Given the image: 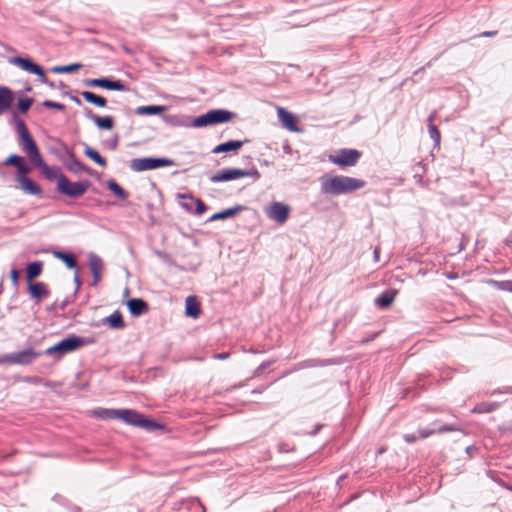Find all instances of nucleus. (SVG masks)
I'll list each match as a JSON object with an SVG mask.
<instances>
[{
    "instance_id": "obj_24",
    "label": "nucleus",
    "mask_w": 512,
    "mask_h": 512,
    "mask_svg": "<svg viewBox=\"0 0 512 512\" xmlns=\"http://www.w3.org/2000/svg\"><path fill=\"white\" fill-rule=\"evenodd\" d=\"M248 142V140H244V141H228V142H224V143H221L219 145H217L213 150L212 152L215 153V154H218V153H223V152H229V151H233V150H237L239 148H241L244 143Z\"/></svg>"
},
{
    "instance_id": "obj_36",
    "label": "nucleus",
    "mask_w": 512,
    "mask_h": 512,
    "mask_svg": "<svg viewBox=\"0 0 512 512\" xmlns=\"http://www.w3.org/2000/svg\"><path fill=\"white\" fill-rule=\"evenodd\" d=\"M498 404L495 402H481L472 409L474 413H489L497 409Z\"/></svg>"
},
{
    "instance_id": "obj_23",
    "label": "nucleus",
    "mask_w": 512,
    "mask_h": 512,
    "mask_svg": "<svg viewBox=\"0 0 512 512\" xmlns=\"http://www.w3.org/2000/svg\"><path fill=\"white\" fill-rule=\"evenodd\" d=\"M395 296H396V291L386 290L383 293H381L378 297L375 298V305L378 308L386 309L393 303Z\"/></svg>"
},
{
    "instance_id": "obj_13",
    "label": "nucleus",
    "mask_w": 512,
    "mask_h": 512,
    "mask_svg": "<svg viewBox=\"0 0 512 512\" xmlns=\"http://www.w3.org/2000/svg\"><path fill=\"white\" fill-rule=\"evenodd\" d=\"M35 166L40 168L41 172L50 181L57 180V183H60L62 178L66 177L59 166L50 167L45 163L43 158L40 160V162L35 164Z\"/></svg>"
},
{
    "instance_id": "obj_8",
    "label": "nucleus",
    "mask_w": 512,
    "mask_h": 512,
    "mask_svg": "<svg viewBox=\"0 0 512 512\" xmlns=\"http://www.w3.org/2000/svg\"><path fill=\"white\" fill-rule=\"evenodd\" d=\"M43 354L44 352L42 353L36 351L35 349L30 347L21 351L2 355V364L8 363L26 366L32 364L37 358H39Z\"/></svg>"
},
{
    "instance_id": "obj_38",
    "label": "nucleus",
    "mask_w": 512,
    "mask_h": 512,
    "mask_svg": "<svg viewBox=\"0 0 512 512\" xmlns=\"http://www.w3.org/2000/svg\"><path fill=\"white\" fill-rule=\"evenodd\" d=\"M81 67H82V64H80V63H72L69 65L54 66L51 68V71L53 73H69V72H73Z\"/></svg>"
},
{
    "instance_id": "obj_3",
    "label": "nucleus",
    "mask_w": 512,
    "mask_h": 512,
    "mask_svg": "<svg viewBox=\"0 0 512 512\" xmlns=\"http://www.w3.org/2000/svg\"><path fill=\"white\" fill-rule=\"evenodd\" d=\"M93 343V339L83 338L77 335H69L68 337L62 339L55 345L47 348L44 351L45 355H54L58 354V358L62 355L73 352L85 345Z\"/></svg>"
},
{
    "instance_id": "obj_15",
    "label": "nucleus",
    "mask_w": 512,
    "mask_h": 512,
    "mask_svg": "<svg viewBox=\"0 0 512 512\" xmlns=\"http://www.w3.org/2000/svg\"><path fill=\"white\" fill-rule=\"evenodd\" d=\"M89 266L93 276L92 286H96L101 279V271L104 269L103 260L96 254H89Z\"/></svg>"
},
{
    "instance_id": "obj_4",
    "label": "nucleus",
    "mask_w": 512,
    "mask_h": 512,
    "mask_svg": "<svg viewBox=\"0 0 512 512\" xmlns=\"http://www.w3.org/2000/svg\"><path fill=\"white\" fill-rule=\"evenodd\" d=\"M242 177H251L254 181L260 179L261 174L256 168L249 170L240 168H224L210 177L212 183L227 182Z\"/></svg>"
},
{
    "instance_id": "obj_20",
    "label": "nucleus",
    "mask_w": 512,
    "mask_h": 512,
    "mask_svg": "<svg viewBox=\"0 0 512 512\" xmlns=\"http://www.w3.org/2000/svg\"><path fill=\"white\" fill-rule=\"evenodd\" d=\"M127 307L132 316H140L148 311V304L140 298H132L127 302Z\"/></svg>"
},
{
    "instance_id": "obj_55",
    "label": "nucleus",
    "mask_w": 512,
    "mask_h": 512,
    "mask_svg": "<svg viewBox=\"0 0 512 512\" xmlns=\"http://www.w3.org/2000/svg\"><path fill=\"white\" fill-rule=\"evenodd\" d=\"M413 178L415 179L417 184H419L421 186H425V181H424V177L422 174H415L413 176Z\"/></svg>"
},
{
    "instance_id": "obj_52",
    "label": "nucleus",
    "mask_w": 512,
    "mask_h": 512,
    "mask_svg": "<svg viewBox=\"0 0 512 512\" xmlns=\"http://www.w3.org/2000/svg\"><path fill=\"white\" fill-rule=\"evenodd\" d=\"M403 438L404 441L408 444H412L417 440V437L414 434H404Z\"/></svg>"
},
{
    "instance_id": "obj_1",
    "label": "nucleus",
    "mask_w": 512,
    "mask_h": 512,
    "mask_svg": "<svg viewBox=\"0 0 512 512\" xmlns=\"http://www.w3.org/2000/svg\"><path fill=\"white\" fill-rule=\"evenodd\" d=\"M321 192L326 195L338 196L359 190L365 186V181L343 175L320 177Z\"/></svg>"
},
{
    "instance_id": "obj_33",
    "label": "nucleus",
    "mask_w": 512,
    "mask_h": 512,
    "mask_svg": "<svg viewBox=\"0 0 512 512\" xmlns=\"http://www.w3.org/2000/svg\"><path fill=\"white\" fill-rule=\"evenodd\" d=\"M166 109L165 106L158 105H147V106H139L136 109V113L138 115H157L162 113Z\"/></svg>"
},
{
    "instance_id": "obj_60",
    "label": "nucleus",
    "mask_w": 512,
    "mask_h": 512,
    "mask_svg": "<svg viewBox=\"0 0 512 512\" xmlns=\"http://www.w3.org/2000/svg\"><path fill=\"white\" fill-rule=\"evenodd\" d=\"M279 451L280 452H288L289 451L288 445L286 443L279 444Z\"/></svg>"
},
{
    "instance_id": "obj_28",
    "label": "nucleus",
    "mask_w": 512,
    "mask_h": 512,
    "mask_svg": "<svg viewBox=\"0 0 512 512\" xmlns=\"http://www.w3.org/2000/svg\"><path fill=\"white\" fill-rule=\"evenodd\" d=\"M42 268H43V263L41 261H34V262L28 264V266L26 268V277H27L28 283L33 282V279L38 277L41 274Z\"/></svg>"
},
{
    "instance_id": "obj_18",
    "label": "nucleus",
    "mask_w": 512,
    "mask_h": 512,
    "mask_svg": "<svg viewBox=\"0 0 512 512\" xmlns=\"http://www.w3.org/2000/svg\"><path fill=\"white\" fill-rule=\"evenodd\" d=\"M28 292L30 296L36 300L47 298L50 294L46 284L43 282H31L28 285Z\"/></svg>"
},
{
    "instance_id": "obj_48",
    "label": "nucleus",
    "mask_w": 512,
    "mask_h": 512,
    "mask_svg": "<svg viewBox=\"0 0 512 512\" xmlns=\"http://www.w3.org/2000/svg\"><path fill=\"white\" fill-rule=\"evenodd\" d=\"M18 170V175L26 176L27 173L30 171V167L25 163L24 158L22 159V162L16 166Z\"/></svg>"
},
{
    "instance_id": "obj_37",
    "label": "nucleus",
    "mask_w": 512,
    "mask_h": 512,
    "mask_svg": "<svg viewBox=\"0 0 512 512\" xmlns=\"http://www.w3.org/2000/svg\"><path fill=\"white\" fill-rule=\"evenodd\" d=\"M180 125L187 126V127H206L207 123L204 117V114L195 117L193 119H187L186 121L180 122Z\"/></svg>"
},
{
    "instance_id": "obj_61",
    "label": "nucleus",
    "mask_w": 512,
    "mask_h": 512,
    "mask_svg": "<svg viewBox=\"0 0 512 512\" xmlns=\"http://www.w3.org/2000/svg\"><path fill=\"white\" fill-rule=\"evenodd\" d=\"M68 512H80V508L75 505H69L68 506Z\"/></svg>"
},
{
    "instance_id": "obj_47",
    "label": "nucleus",
    "mask_w": 512,
    "mask_h": 512,
    "mask_svg": "<svg viewBox=\"0 0 512 512\" xmlns=\"http://www.w3.org/2000/svg\"><path fill=\"white\" fill-rule=\"evenodd\" d=\"M119 137L116 134L112 139L106 140L104 145L112 151H115L118 147Z\"/></svg>"
},
{
    "instance_id": "obj_7",
    "label": "nucleus",
    "mask_w": 512,
    "mask_h": 512,
    "mask_svg": "<svg viewBox=\"0 0 512 512\" xmlns=\"http://www.w3.org/2000/svg\"><path fill=\"white\" fill-rule=\"evenodd\" d=\"M175 164V161L169 158H134L130 162V168L135 172H141L146 170H154L161 167L174 166Z\"/></svg>"
},
{
    "instance_id": "obj_30",
    "label": "nucleus",
    "mask_w": 512,
    "mask_h": 512,
    "mask_svg": "<svg viewBox=\"0 0 512 512\" xmlns=\"http://www.w3.org/2000/svg\"><path fill=\"white\" fill-rule=\"evenodd\" d=\"M84 155L90 158L92 161H94L101 167L107 166V161L105 160V158H103L98 151H96L95 149L91 148L88 145H85Z\"/></svg>"
},
{
    "instance_id": "obj_59",
    "label": "nucleus",
    "mask_w": 512,
    "mask_h": 512,
    "mask_svg": "<svg viewBox=\"0 0 512 512\" xmlns=\"http://www.w3.org/2000/svg\"><path fill=\"white\" fill-rule=\"evenodd\" d=\"M272 364V362H262L258 369L257 370H264V369H267L270 365Z\"/></svg>"
},
{
    "instance_id": "obj_45",
    "label": "nucleus",
    "mask_w": 512,
    "mask_h": 512,
    "mask_svg": "<svg viewBox=\"0 0 512 512\" xmlns=\"http://www.w3.org/2000/svg\"><path fill=\"white\" fill-rule=\"evenodd\" d=\"M155 255L160 258L163 262L169 264V265H172L173 264V260H172V257L164 252V251H161V250H155Z\"/></svg>"
},
{
    "instance_id": "obj_43",
    "label": "nucleus",
    "mask_w": 512,
    "mask_h": 512,
    "mask_svg": "<svg viewBox=\"0 0 512 512\" xmlns=\"http://www.w3.org/2000/svg\"><path fill=\"white\" fill-rule=\"evenodd\" d=\"M42 105L45 108L56 109L59 111H63L65 109V106L62 103L54 102L51 100H45Z\"/></svg>"
},
{
    "instance_id": "obj_49",
    "label": "nucleus",
    "mask_w": 512,
    "mask_h": 512,
    "mask_svg": "<svg viewBox=\"0 0 512 512\" xmlns=\"http://www.w3.org/2000/svg\"><path fill=\"white\" fill-rule=\"evenodd\" d=\"M195 204H196L195 214L202 215L206 211V205L200 199H196Z\"/></svg>"
},
{
    "instance_id": "obj_57",
    "label": "nucleus",
    "mask_w": 512,
    "mask_h": 512,
    "mask_svg": "<svg viewBox=\"0 0 512 512\" xmlns=\"http://www.w3.org/2000/svg\"><path fill=\"white\" fill-rule=\"evenodd\" d=\"M36 75L39 77L41 83H43V84L44 83H48V78H47V76H46V74H45L43 69H42V73H39V74H36Z\"/></svg>"
},
{
    "instance_id": "obj_63",
    "label": "nucleus",
    "mask_w": 512,
    "mask_h": 512,
    "mask_svg": "<svg viewBox=\"0 0 512 512\" xmlns=\"http://www.w3.org/2000/svg\"><path fill=\"white\" fill-rule=\"evenodd\" d=\"M434 119H435V113H431L428 117L429 124H433Z\"/></svg>"
},
{
    "instance_id": "obj_17",
    "label": "nucleus",
    "mask_w": 512,
    "mask_h": 512,
    "mask_svg": "<svg viewBox=\"0 0 512 512\" xmlns=\"http://www.w3.org/2000/svg\"><path fill=\"white\" fill-rule=\"evenodd\" d=\"M17 182L20 183L21 189L30 195L34 196H41L42 195V189L41 187L33 182L29 177L18 175L16 178Z\"/></svg>"
},
{
    "instance_id": "obj_51",
    "label": "nucleus",
    "mask_w": 512,
    "mask_h": 512,
    "mask_svg": "<svg viewBox=\"0 0 512 512\" xmlns=\"http://www.w3.org/2000/svg\"><path fill=\"white\" fill-rule=\"evenodd\" d=\"M10 278L12 281V284L15 288L19 285V271L15 268H13L10 272Z\"/></svg>"
},
{
    "instance_id": "obj_11",
    "label": "nucleus",
    "mask_w": 512,
    "mask_h": 512,
    "mask_svg": "<svg viewBox=\"0 0 512 512\" xmlns=\"http://www.w3.org/2000/svg\"><path fill=\"white\" fill-rule=\"evenodd\" d=\"M86 86L101 87L108 90L127 91V87L120 80H111L109 78H94L85 81Z\"/></svg>"
},
{
    "instance_id": "obj_19",
    "label": "nucleus",
    "mask_w": 512,
    "mask_h": 512,
    "mask_svg": "<svg viewBox=\"0 0 512 512\" xmlns=\"http://www.w3.org/2000/svg\"><path fill=\"white\" fill-rule=\"evenodd\" d=\"M14 101L12 90L6 86H0V113L9 110Z\"/></svg>"
},
{
    "instance_id": "obj_26",
    "label": "nucleus",
    "mask_w": 512,
    "mask_h": 512,
    "mask_svg": "<svg viewBox=\"0 0 512 512\" xmlns=\"http://www.w3.org/2000/svg\"><path fill=\"white\" fill-rule=\"evenodd\" d=\"M213 124H221L230 121L234 117V113L225 109L211 110Z\"/></svg>"
},
{
    "instance_id": "obj_64",
    "label": "nucleus",
    "mask_w": 512,
    "mask_h": 512,
    "mask_svg": "<svg viewBox=\"0 0 512 512\" xmlns=\"http://www.w3.org/2000/svg\"><path fill=\"white\" fill-rule=\"evenodd\" d=\"M321 428H322V425H321V424H317V425L315 426V429H314V431L312 432V434H313V435L317 434V433H318V431H319Z\"/></svg>"
},
{
    "instance_id": "obj_2",
    "label": "nucleus",
    "mask_w": 512,
    "mask_h": 512,
    "mask_svg": "<svg viewBox=\"0 0 512 512\" xmlns=\"http://www.w3.org/2000/svg\"><path fill=\"white\" fill-rule=\"evenodd\" d=\"M11 122L15 125V131L20 138L21 150L27 154L34 165L40 162L43 157L25 122L15 112L12 114Z\"/></svg>"
},
{
    "instance_id": "obj_9",
    "label": "nucleus",
    "mask_w": 512,
    "mask_h": 512,
    "mask_svg": "<svg viewBox=\"0 0 512 512\" xmlns=\"http://www.w3.org/2000/svg\"><path fill=\"white\" fill-rule=\"evenodd\" d=\"M361 157V152L356 149H340L337 154L330 155L329 161L341 167L355 166Z\"/></svg>"
},
{
    "instance_id": "obj_22",
    "label": "nucleus",
    "mask_w": 512,
    "mask_h": 512,
    "mask_svg": "<svg viewBox=\"0 0 512 512\" xmlns=\"http://www.w3.org/2000/svg\"><path fill=\"white\" fill-rule=\"evenodd\" d=\"M243 210H244V206L236 205L234 207H230L228 209H225V210H222L220 212H217V213L213 214L209 218L208 221L209 222H213V221H217V220H223V219L231 218V217H234L235 215H237L239 212H241Z\"/></svg>"
},
{
    "instance_id": "obj_31",
    "label": "nucleus",
    "mask_w": 512,
    "mask_h": 512,
    "mask_svg": "<svg viewBox=\"0 0 512 512\" xmlns=\"http://www.w3.org/2000/svg\"><path fill=\"white\" fill-rule=\"evenodd\" d=\"M106 186L119 199L126 200L128 198L127 192L114 179L107 180L106 181Z\"/></svg>"
},
{
    "instance_id": "obj_6",
    "label": "nucleus",
    "mask_w": 512,
    "mask_h": 512,
    "mask_svg": "<svg viewBox=\"0 0 512 512\" xmlns=\"http://www.w3.org/2000/svg\"><path fill=\"white\" fill-rule=\"evenodd\" d=\"M90 186L91 182L88 179L71 182L67 177H63L62 181L57 183L56 190L58 193L69 198H78L82 196Z\"/></svg>"
},
{
    "instance_id": "obj_44",
    "label": "nucleus",
    "mask_w": 512,
    "mask_h": 512,
    "mask_svg": "<svg viewBox=\"0 0 512 512\" xmlns=\"http://www.w3.org/2000/svg\"><path fill=\"white\" fill-rule=\"evenodd\" d=\"M22 159L23 157L17 155V154H11L5 161H4V164L5 165H13V166H17L18 164H20V162H22Z\"/></svg>"
},
{
    "instance_id": "obj_25",
    "label": "nucleus",
    "mask_w": 512,
    "mask_h": 512,
    "mask_svg": "<svg viewBox=\"0 0 512 512\" xmlns=\"http://www.w3.org/2000/svg\"><path fill=\"white\" fill-rule=\"evenodd\" d=\"M185 314L189 317L197 318L200 314L199 303L195 296H189L185 301Z\"/></svg>"
},
{
    "instance_id": "obj_35",
    "label": "nucleus",
    "mask_w": 512,
    "mask_h": 512,
    "mask_svg": "<svg viewBox=\"0 0 512 512\" xmlns=\"http://www.w3.org/2000/svg\"><path fill=\"white\" fill-rule=\"evenodd\" d=\"M54 256L62 260L69 269L77 268L76 259L73 254L56 251L54 252Z\"/></svg>"
},
{
    "instance_id": "obj_58",
    "label": "nucleus",
    "mask_w": 512,
    "mask_h": 512,
    "mask_svg": "<svg viewBox=\"0 0 512 512\" xmlns=\"http://www.w3.org/2000/svg\"><path fill=\"white\" fill-rule=\"evenodd\" d=\"M497 34V31H485L480 34V37H492Z\"/></svg>"
},
{
    "instance_id": "obj_21",
    "label": "nucleus",
    "mask_w": 512,
    "mask_h": 512,
    "mask_svg": "<svg viewBox=\"0 0 512 512\" xmlns=\"http://www.w3.org/2000/svg\"><path fill=\"white\" fill-rule=\"evenodd\" d=\"M66 167L75 174L84 172L92 174V169L80 162L73 153H70V160L66 162Z\"/></svg>"
},
{
    "instance_id": "obj_29",
    "label": "nucleus",
    "mask_w": 512,
    "mask_h": 512,
    "mask_svg": "<svg viewBox=\"0 0 512 512\" xmlns=\"http://www.w3.org/2000/svg\"><path fill=\"white\" fill-rule=\"evenodd\" d=\"M81 96L85 99V101L97 107H105L107 105V100L104 97L93 92L83 91Z\"/></svg>"
},
{
    "instance_id": "obj_42",
    "label": "nucleus",
    "mask_w": 512,
    "mask_h": 512,
    "mask_svg": "<svg viewBox=\"0 0 512 512\" xmlns=\"http://www.w3.org/2000/svg\"><path fill=\"white\" fill-rule=\"evenodd\" d=\"M454 431H459V427L455 423H450V424H444V425L440 426L436 430V433L443 434V433H446V432H454Z\"/></svg>"
},
{
    "instance_id": "obj_53",
    "label": "nucleus",
    "mask_w": 512,
    "mask_h": 512,
    "mask_svg": "<svg viewBox=\"0 0 512 512\" xmlns=\"http://www.w3.org/2000/svg\"><path fill=\"white\" fill-rule=\"evenodd\" d=\"M75 269H76V272H75V276H74V282L76 284L75 293H77L81 286V282H80V277H79V270H78V268H75Z\"/></svg>"
},
{
    "instance_id": "obj_32",
    "label": "nucleus",
    "mask_w": 512,
    "mask_h": 512,
    "mask_svg": "<svg viewBox=\"0 0 512 512\" xmlns=\"http://www.w3.org/2000/svg\"><path fill=\"white\" fill-rule=\"evenodd\" d=\"M118 411L119 409L98 408L94 411V415L104 420H114L118 419Z\"/></svg>"
},
{
    "instance_id": "obj_27",
    "label": "nucleus",
    "mask_w": 512,
    "mask_h": 512,
    "mask_svg": "<svg viewBox=\"0 0 512 512\" xmlns=\"http://www.w3.org/2000/svg\"><path fill=\"white\" fill-rule=\"evenodd\" d=\"M104 323L108 324L112 329H122L125 327L122 314L119 311H114L111 315L104 318Z\"/></svg>"
},
{
    "instance_id": "obj_39",
    "label": "nucleus",
    "mask_w": 512,
    "mask_h": 512,
    "mask_svg": "<svg viewBox=\"0 0 512 512\" xmlns=\"http://www.w3.org/2000/svg\"><path fill=\"white\" fill-rule=\"evenodd\" d=\"M490 282L498 290L512 292V280H503V281L491 280Z\"/></svg>"
},
{
    "instance_id": "obj_54",
    "label": "nucleus",
    "mask_w": 512,
    "mask_h": 512,
    "mask_svg": "<svg viewBox=\"0 0 512 512\" xmlns=\"http://www.w3.org/2000/svg\"><path fill=\"white\" fill-rule=\"evenodd\" d=\"M217 360H226L230 357L229 352L217 353L213 356Z\"/></svg>"
},
{
    "instance_id": "obj_46",
    "label": "nucleus",
    "mask_w": 512,
    "mask_h": 512,
    "mask_svg": "<svg viewBox=\"0 0 512 512\" xmlns=\"http://www.w3.org/2000/svg\"><path fill=\"white\" fill-rule=\"evenodd\" d=\"M183 199H188L189 202H182L181 207L185 209L188 212L192 211V204L195 202L196 199H194L191 195H181Z\"/></svg>"
},
{
    "instance_id": "obj_12",
    "label": "nucleus",
    "mask_w": 512,
    "mask_h": 512,
    "mask_svg": "<svg viewBox=\"0 0 512 512\" xmlns=\"http://www.w3.org/2000/svg\"><path fill=\"white\" fill-rule=\"evenodd\" d=\"M84 116L93 121L99 129L111 130L114 126V120L111 116H98L89 108L84 109Z\"/></svg>"
},
{
    "instance_id": "obj_34",
    "label": "nucleus",
    "mask_w": 512,
    "mask_h": 512,
    "mask_svg": "<svg viewBox=\"0 0 512 512\" xmlns=\"http://www.w3.org/2000/svg\"><path fill=\"white\" fill-rule=\"evenodd\" d=\"M336 362L332 359L328 360H320V359H308L299 364L300 368H312V367H319V366H329L334 365Z\"/></svg>"
},
{
    "instance_id": "obj_16",
    "label": "nucleus",
    "mask_w": 512,
    "mask_h": 512,
    "mask_svg": "<svg viewBox=\"0 0 512 512\" xmlns=\"http://www.w3.org/2000/svg\"><path fill=\"white\" fill-rule=\"evenodd\" d=\"M10 63L17 65L22 70L32 74L42 73V67L28 58L16 56L10 59Z\"/></svg>"
},
{
    "instance_id": "obj_40",
    "label": "nucleus",
    "mask_w": 512,
    "mask_h": 512,
    "mask_svg": "<svg viewBox=\"0 0 512 512\" xmlns=\"http://www.w3.org/2000/svg\"><path fill=\"white\" fill-rule=\"evenodd\" d=\"M428 132L431 137V139L434 141L435 145H440L441 140V134L436 125L434 124H428Z\"/></svg>"
},
{
    "instance_id": "obj_62",
    "label": "nucleus",
    "mask_w": 512,
    "mask_h": 512,
    "mask_svg": "<svg viewBox=\"0 0 512 512\" xmlns=\"http://www.w3.org/2000/svg\"><path fill=\"white\" fill-rule=\"evenodd\" d=\"M373 255H374V260H375V262H378V261H379V249H378V248H376V249L374 250Z\"/></svg>"
},
{
    "instance_id": "obj_56",
    "label": "nucleus",
    "mask_w": 512,
    "mask_h": 512,
    "mask_svg": "<svg viewBox=\"0 0 512 512\" xmlns=\"http://www.w3.org/2000/svg\"><path fill=\"white\" fill-rule=\"evenodd\" d=\"M207 126L214 125L211 110L204 114Z\"/></svg>"
},
{
    "instance_id": "obj_14",
    "label": "nucleus",
    "mask_w": 512,
    "mask_h": 512,
    "mask_svg": "<svg viewBox=\"0 0 512 512\" xmlns=\"http://www.w3.org/2000/svg\"><path fill=\"white\" fill-rule=\"evenodd\" d=\"M277 115L282 125L292 132L302 131L296 124L295 116L283 107H278Z\"/></svg>"
},
{
    "instance_id": "obj_10",
    "label": "nucleus",
    "mask_w": 512,
    "mask_h": 512,
    "mask_svg": "<svg viewBox=\"0 0 512 512\" xmlns=\"http://www.w3.org/2000/svg\"><path fill=\"white\" fill-rule=\"evenodd\" d=\"M265 213L270 220L284 224L289 218L290 206L274 201L266 207Z\"/></svg>"
},
{
    "instance_id": "obj_41",
    "label": "nucleus",
    "mask_w": 512,
    "mask_h": 512,
    "mask_svg": "<svg viewBox=\"0 0 512 512\" xmlns=\"http://www.w3.org/2000/svg\"><path fill=\"white\" fill-rule=\"evenodd\" d=\"M32 103H33L32 98L19 99L18 105H17L19 112H21L23 114L26 113L29 110V108L31 107Z\"/></svg>"
},
{
    "instance_id": "obj_50",
    "label": "nucleus",
    "mask_w": 512,
    "mask_h": 512,
    "mask_svg": "<svg viewBox=\"0 0 512 512\" xmlns=\"http://www.w3.org/2000/svg\"><path fill=\"white\" fill-rule=\"evenodd\" d=\"M418 432H419V438L425 439V438H428L429 436L435 434L436 430L429 429V428H420L418 430Z\"/></svg>"
},
{
    "instance_id": "obj_5",
    "label": "nucleus",
    "mask_w": 512,
    "mask_h": 512,
    "mask_svg": "<svg viewBox=\"0 0 512 512\" xmlns=\"http://www.w3.org/2000/svg\"><path fill=\"white\" fill-rule=\"evenodd\" d=\"M118 419L135 427L144 428L146 430H154L162 428V425L152 419L146 418L143 414L132 409H119Z\"/></svg>"
}]
</instances>
